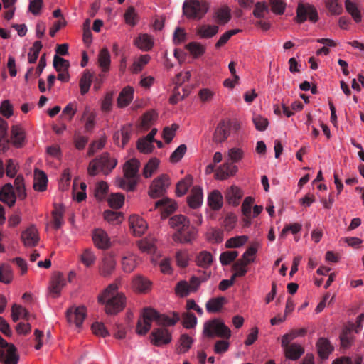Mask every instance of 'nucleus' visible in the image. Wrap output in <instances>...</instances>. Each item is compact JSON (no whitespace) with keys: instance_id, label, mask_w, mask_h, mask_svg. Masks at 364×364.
Masks as SVG:
<instances>
[{"instance_id":"nucleus-1","label":"nucleus","mask_w":364,"mask_h":364,"mask_svg":"<svg viewBox=\"0 0 364 364\" xmlns=\"http://www.w3.org/2000/svg\"><path fill=\"white\" fill-rule=\"evenodd\" d=\"M179 316L173 314L171 317L166 314H159L151 308L144 309L136 324V332L138 335L144 336L150 330L153 321L164 326H173L179 321Z\"/></svg>"},{"instance_id":"nucleus-2","label":"nucleus","mask_w":364,"mask_h":364,"mask_svg":"<svg viewBox=\"0 0 364 364\" xmlns=\"http://www.w3.org/2000/svg\"><path fill=\"white\" fill-rule=\"evenodd\" d=\"M98 300L105 305V310L107 314H116L125 306L124 295L118 291L117 283L109 284L99 296Z\"/></svg>"},{"instance_id":"nucleus-3","label":"nucleus","mask_w":364,"mask_h":364,"mask_svg":"<svg viewBox=\"0 0 364 364\" xmlns=\"http://www.w3.org/2000/svg\"><path fill=\"white\" fill-rule=\"evenodd\" d=\"M168 223L171 228L176 230L172 237L175 242L188 243L196 238V231L190 228V221L185 215H176L169 219Z\"/></svg>"},{"instance_id":"nucleus-4","label":"nucleus","mask_w":364,"mask_h":364,"mask_svg":"<svg viewBox=\"0 0 364 364\" xmlns=\"http://www.w3.org/2000/svg\"><path fill=\"white\" fill-rule=\"evenodd\" d=\"M139 167V161L137 159L127 161L123 167L124 177L116 178V185L125 191H133L137 183Z\"/></svg>"},{"instance_id":"nucleus-5","label":"nucleus","mask_w":364,"mask_h":364,"mask_svg":"<svg viewBox=\"0 0 364 364\" xmlns=\"http://www.w3.org/2000/svg\"><path fill=\"white\" fill-rule=\"evenodd\" d=\"M117 164V160L110 157L108 153L105 152L89 163L87 173L91 176H95L100 172L107 175L116 167Z\"/></svg>"},{"instance_id":"nucleus-6","label":"nucleus","mask_w":364,"mask_h":364,"mask_svg":"<svg viewBox=\"0 0 364 364\" xmlns=\"http://www.w3.org/2000/svg\"><path fill=\"white\" fill-rule=\"evenodd\" d=\"M203 335L208 338L229 339L231 337V331L223 320L214 318L204 323Z\"/></svg>"},{"instance_id":"nucleus-7","label":"nucleus","mask_w":364,"mask_h":364,"mask_svg":"<svg viewBox=\"0 0 364 364\" xmlns=\"http://www.w3.org/2000/svg\"><path fill=\"white\" fill-rule=\"evenodd\" d=\"M209 9L206 2L198 0H185L183 4V14L190 19L202 18Z\"/></svg>"},{"instance_id":"nucleus-8","label":"nucleus","mask_w":364,"mask_h":364,"mask_svg":"<svg viewBox=\"0 0 364 364\" xmlns=\"http://www.w3.org/2000/svg\"><path fill=\"white\" fill-rule=\"evenodd\" d=\"M315 23L318 21V13L316 9L309 4L299 3L296 9V16L295 21L302 23L306 21Z\"/></svg>"},{"instance_id":"nucleus-9","label":"nucleus","mask_w":364,"mask_h":364,"mask_svg":"<svg viewBox=\"0 0 364 364\" xmlns=\"http://www.w3.org/2000/svg\"><path fill=\"white\" fill-rule=\"evenodd\" d=\"M170 185V178L166 174H162L155 178L149 190V195L152 198H156L163 196Z\"/></svg>"},{"instance_id":"nucleus-10","label":"nucleus","mask_w":364,"mask_h":364,"mask_svg":"<svg viewBox=\"0 0 364 364\" xmlns=\"http://www.w3.org/2000/svg\"><path fill=\"white\" fill-rule=\"evenodd\" d=\"M149 339L151 344L161 347L171 342L172 333L166 328H157L151 333Z\"/></svg>"},{"instance_id":"nucleus-11","label":"nucleus","mask_w":364,"mask_h":364,"mask_svg":"<svg viewBox=\"0 0 364 364\" xmlns=\"http://www.w3.org/2000/svg\"><path fill=\"white\" fill-rule=\"evenodd\" d=\"M66 285V279L61 272H55L53 274L49 286L48 292L53 298H57L60 295L61 291Z\"/></svg>"},{"instance_id":"nucleus-12","label":"nucleus","mask_w":364,"mask_h":364,"mask_svg":"<svg viewBox=\"0 0 364 364\" xmlns=\"http://www.w3.org/2000/svg\"><path fill=\"white\" fill-rule=\"evenodd\" d=\"M86 316V310L84 306L70 307L67 311V319L70 325L80 328Z\"/></svg>"},{"instance_id":"nucleus-13","label":"nucleus","mask_w":364,"mask_h":364,"mask_svg":"<svg viewBox=\"0 0 364 364\" xmlns=\"http://www.w3.org/2000/svg\"><path fill=\"white\" fill-rule=\"evenodd\" d=\"M21 240L25 247H32L36 246L40 240L36 227L31 225L24 230L21 233Z\"/></svg>"},{"instance_id":"nucleus-14","label":"nucleus","mask_w":364,"mask_h":364,"mask_svg":"<svg viewBox=\"0 0 364 364\" xmlns=\"http://www.w3.org/2000/svg\"><path fill=\"white\" fill-rule=\"evenodd\" d=\"M11 141L16 148H21L26 143V132L21 124H14L11 128Z\"/></svg>"},{"instance_id":"nucleus-15","label":"nucleus","mask_w":364,"mask_h":364,"mask_svg":"<svg viewBox=\"0 0 364 364\" xmlns=\"http://www.w3.org/2000/svg\"><path fill=\"white\" fill-rule=\"evenodd\" d=\"M116 267V259L112 253L105 255L100 264V274L103 277L110 275Z\"/></svg>"},{"instance_id":"nucleus-16","label":"nucleus","mask_w":364,"mask_h":364,"mask_svg":"<svg viewBox=\"0 0 364 364\" xmlns=\"http://www.w3.org/2000/svg\"><path fill=\"white\" fill-rule=\"evenodd\" d=\"M286 358L291 360L299 359L305 352L304 348L298 343L287 344L282 346Z\"/></svg>"},{"instance_id":"nucleus-17","label":"nucleus","mask_w":364,"mask_h":364,"mask_svg":"<svg viewBox=\"0 0 364 364\" xmlns=\"http://www.w3.org/2000/svg\"><path fill=\"white\" fill-rule=\"evenodd\" d=\"M92 240L95 245L99 249L105 250L111 246L110 238L102 229L99 228L93 231Z\"/></svg>"},{"instance_id":"nucleus-18","label":"nucleus","mask_w":364,"mask_h":364,"mask_svg":"<svg viewBox=\"0 0 364 364\" xmlns=\"http://www.w3.org/2000/svg\"><path fill=\"white\" fill-rule=\"evenodd\" d=\"M160 208L161 217L162 218H165L176 210L177 204L174 200L164 198L156 202L154 208Z\"/></svg>"},{"instance_id":"nucleus-19","label":"nucleus","mask_w":364,"mask_h":364,"mask_svg":"<svg viewBox=\"0 0 364 364\" xmlns=\"http://www.w3.org/2000/svg\"><path fill=\"white\" fill-rule=\"evenodd\" d=\"M16 200L13 186L11 183L5 184L0 190V201L11 207L15 204Z\"/></svg>"},{"instance_id":"nucleus-20","label":"nucleus","mask_w":364,"mask_h":364,"mask_svg":"<svg viewBox=\"0 0 364 364\" xmlns=\"http://www.w3.org/2000/svg\"><path fill=\"white\" fill-rule=\"evenodd\" d=\"M129 221L130 228L136 236H141L147 229L146 222L138 215H132Z\"/></svg>"},{"instance_id":"nucleus-21","label":"nucleus","mask_w":364,"mask_h":364,"mask_svg":"<svg viewBox=\"0 0 364 364\" xmlns=\"http://www.w3.org/2000/svg\"><path fill=\"white\" fill-rule=\"evenodd\" d=\"M242 196V191L240 188L236 186H231L227 188L225 193V196L228 203L233 206H237L239 205Z\"/></svg>"},{"instance_id":"nucleus-22","label":"nucleus","mask_w":364,"mask_h":364,"mask_svg":"<svg viewBox=\"0 0 364 364\" xmlns=\"http://www.w3.org/2000/svg\"><path fill=\"white\" fill-rule=\"evenodd\" d=\"M237 172V167L230 163H225L220 166L215 172V178L225 180L234 176Z\"/></svg>"},{"instance_id":"nucleus-23","label":"nucleus","mask_w":364,"mask_h":364,"mask_svg":"<svg viewBox=\"0 0 364 364\" xmlns=\"http://www.w3.org/2000/svg\"><path fill=\"white\" fill-rule=\"evenodd\" d=\"M203 200V189L198 186L193 187L190 196L188 197V203L192 208H199Z\"/></svg>"},{"instance_id":"nucleus-24","label":"nucleus","mask_w":364,"mask_h":364,"mask_svg":"<svg viewBox=\"0 0 364 364\" xmlns=\"http://www.w3.org/2000/svg\"><path fill=\"white\" fill-rule=\"evenodd\" d=\"M1 356L3 364H18L19 360V355L14 344H9L5 352H1Z\"/></svg>"},{"instance_id":"nucleus-25","label":"nucleus","mask_w":364,"mask_h":364,"mask_svg":"<svg viewBox=\"0 0 364 364\" xmlns=\"http://www.w3.org/2000/svg\"><path fill=\"white\" fill-rule=\"evenodd\" d=\"M154 44V38L146 33L139 35L134 40V45L142 51L150 50Z\"/></svg>"},{"instance_id":"nucleus-26","label":"nucleus","mask_w":364,"mask_h":364,"mask_svg":"<svg viewBox=\"0 0 364 364\" xmlns=\"http://www.w3.org/2000/svg\"><path fill=\"white\" fill-rule=\"evenodd\" d=\"M134 89L131 86H126L122 89L117 98V105L119 107L128 106L134 99Z\"/></svg>"},{"instance_id":"nucleus-27","label":"nucleus","mask_w":364,"mask_h":364,"mask_svg":"<svg viewBox=\"0 0 364 364\" xmlns=\"http://www.w3.org/2000/svg\"><path fill=\"white\" fill-rule=\"evenodd\" d=\"M316 348L319 357L322 359H326L333 352V347L330 341L326 338H320L316 343Z\"/></svg>"},{"instance_id":"nucleus-28","label":"nucleus","mask_w":364,"mask_h":364,"mask_svg":"<svg viewBox=\"0 0 364 364\" xmlns=\"http://www.w3.org/2000/svg\"><path fill=\"white\" fill-rule=\"evenodd\" d=\"M208 205L213 210H220L223 205V197L218 190L211 191L207 198Z\"/></svg>"},{"instance_id":"nucleus-29","label":"nucleus","mask_w":364,"mask_h":364,"mask_svg":"<svg viewBox=\"0 0 364 364\" xmlns=\"http://www.w3.org/2000/svg\"><path fill=\"white\" fill-rule=\"evenodd\" d=\"M138 264L139 259L133 253L127 252L122 257V267L125 272H132Z\"/></svg>"},{"instance_id":"nucleus-30","label":"nucleus","mask_w":364,"mask_h":364,"mask_svg":"<svg viewBox=\"0 0 364 364\" xmlns=\"http://www.w3.org/2000/svg\"><path fill=\"white\" fill-rule=\"evenodd\" d=\"M48 178L46 174L41 170L34 171L33 188L38 191H44L47 188Z\"/></svg>"},{"instance_id":"nucleus-31","label":"nucleus","mask_w":364,"mask_h":364,"mask_svg":"<svg viewBox=\"0 0 364 364\" xmlns=\"http://www.w3.org/2000/svg\"><path fill=\"white\" fill-rule=\"evenodd\" d=\"M230 135V127L225 122H221L217 126L213 134V141L216 143L225 141Z\"/></svg>"},{"instance_id":"nucleus-32","label":"nucleus","mask_w":364,"mask_h":364,"mask_svg":"<svg viewBox=\"0 0 364 364\" xmlns=\"http://www.w3.org/2000/svg\"><path fill=\"white\" fill-rule=\"evenodd\" d=\"M218 32V26L215 25L203 24L196 29V34L200 38H210Z\"/></svg>"},{"instance_id":"nucleus-33","label":"nucleus","mask_w":364,"mask_h":364,"mask_svg":"<svg viewBox=\"0 0 364 364\" xmlns=\"http://www.w3.org/2000/svg\"><path fill=\"white\" fill-rule=\"evenodd\" d=\"M132 133V129L129 125L124 126L120 131L114 134V140L118 146L124 147L129 141Z\"/></svg>"},{"instance_id":"nucleus-34","label":"nucleus","mask_w":364,"mask_h":364,"mask_svg":"<svg viewBox=\"0 0 364 364\" xmlns=\"http://www.w3.org/2000/svg\"><path fill=\"white\" fill-rule=\"evenodd\" d=\"M151 282L148 279H146L141 275L136 276L133 279V282H132L133 288L136 291H139L141 293H145V292L148 291L151 288Z\"/></svg>"},{"instance_id":"nucleus-35","label":"nucleus","mask_w":364,"mask_h":364,"mask_svg":"<svg viewBox=\"0 0 364 364\" xmlns=\"http://www.w3.org/2000/svg\"><path fill=\"white\" fill-rule=\"evenodd\" d=\"M156 242L155 237L149 235L141 240L138 243V246L141 251L151 254L154 252L156 249Z\"/></svg>"},{"instance_id":"nucleus-36","label":"nucleus","mask_w":364,"mask_h":364,"mask_svg":"<svg viewBox=\"0 0 364 364\" xmlns=\"http://www.w3.org/2000/svg\"><path fill=\"white\" fill-rule=\"evenodd\" d=\"M151 60V56L148 54L141 55L136 57L134 60L131 70L134 73H138L141 72L144 68L149 63Z\"/></svg>"},{"instance_id":"nucleus-37","label":"nucleus","mask_w":364,"mask_h":364,"mask_svg":"<svg viewBox=\"0 0 364 364\" xmlns=\"http://www.w3.org/2000/svg\"><path fill=\"white\" fill-rule=\"evenodd\" d=\"M306 330L304 328L290 331L281 337V346H286L287 344L291 343L296 338L304 336Z\"/></svg>"},{"instance_id":"nucleus-38","label":"nucleus","mask_w":364,"mask_h":364,"mask_svg":"<svg viewBox=\"0 0 364 364\" xmlns=\"http://www.w3.org/2000/svg\"><path fill=\"white\" fill-rule=\"evenodd\" d=\"M97 60L102 72H107L109 69L111 63L110 54L107 48H102L100 51Z\"/></svg>"},{"instance_id":"nucleus-39","label":"nucleus","mask_w":364,"mask_h":364,"mask_svg":"<svg viewBox=\"0 0 364 364\" xmlns=\"http://www.w3.org/2000/svg\"><path fill=\"white\" fill-rule=\"evenodd\" d=\"M80 262L86 267H92L96 261V255L90 248L85 249L79 256Z\"/></svg>"},{"instance_id":"nucleus-40","label":"nucleus","mask_w":364,"mask_h":364,"mask_svg":"<svg viewBox=\"0 0 364 364\" xmlns=\"http://www.w3.org/2000/svg\"><path fill=\"white\" fill-rule=\"evenodd\" d=\"M213 261L212 254L208 251L200 252L196 257V262L198 266L203 268H208Z\"/></svg>"},{"instance_id":"nucleus-41","label":"nucleus","mask_w":364,"mask_h":364,"mask_svg":"<svg viewBox=\"0 0 364 364\" xmlns=\"http://www.w3.org/2000/svg\"><path fill=\"white\" fill-rule=\"evenodd\" d=\"M225 302V298L217 297L209 299L206 304V310L209 313H216L220 311Z\"/></svg>"},{"instance_id":"nucleus-42","label":"nucleus","mask_w":364,"mask_h":364,"mask_svg":"<svg viewBox=\"0 0 364 364\" xmlns=\"http://www.w3.org/2000/svg\"><path fill=\"white\" fill-rule=\"evenodd\" d=\"M193 183V178L191 176L188 175L184 178L178 182L176 189V193L178 196L185 195L188 189Z\"/></svg>"},{"instance_id":"nucleus-43","label":"nucleus","mask_w":364,"mask_h":364,"mask_svg":"<svg viewBox=\"0 0 364 364\" xmlns=\"http://www.w3.org/2000/svg\"><path fill=\"white\" fill-rule=\"evenodd\" d=\"M11 317L14 321H17L20 318L28 320L30 314L28 311L22 306L14 304L11 308Z\"/></svg>"},{"instance_id":"nucleus-44","label":"nucleus","mask_w":364,"mask_h":364,"mask_svg":"<svg viewBox=\"0 0 364 364\" xmlns=\"http://www.w3.org/2000/svg\"><path fill=\"white\" fill-rule=\"evenodd\" d=\"M194 342L193 338L187 335L182 334L178 341V351L180 353H185L189 350Z\"/></svg>"},{"instance_id":"nucleus-45","label":"nucleus","mask_w":364,"mask_h":364,"mask_svg":"<svg viewBox=\"0 0 364 364\" xmlns=\"http://www.w3.org/2000/svg\"><path fill=\"white\" fill-rule=\"evenodd\" d=\"M186 48L191 55L196 58L203 55L205 51V47L198 42H191L186 46Z\"/></svg>"},{"instance_id":"nucleus-46","label":"nucleus","mask_w":364,"mask_h":364,"mask_svg":"<svg viewBox=\"0 0 364 364\" xmlns=\"http://www.w3.org/2000/svg\"><path fill=\"white\" fill-rule=\"evenodd\" d=\"M247 235H238L230 237L225 242V247L227 248H239L243 246L248 241Z\"/></svg>"},{"instance_id":"nucleus-47","label":"nucleus","mask_w":364,"mask_h":364,"mask_svg":"<svg viewBox=\"0 0 364 364\" xmlns=\"http://www.w3.org/2000/svg\"><path fill=\"white\" fill-rule=\"evenodd\" d=\"M13 271L11 267L7 264H3L0 267V282L9 284L13 280Z\"/></svg>"},{"instance_id":"nucleus-48","label":"nucleus","mask_w":364,"mask_h":364,"mask_svg":"<svg viewBox=\"0 0 364 364\" xmlns=\"http://www.w3.org/2000/svg\"><path fill=\"white\" fill-rule=\"evenodd\" d=\"M159 165V159H157L156 158L151 159L144 168V176L146 178L151 177L152 175L157 171Z\"/></svg>"},{"instance_id":"nucleus-49","label":"nucleus","mask_w":364,"mask_h":364,"mask_svg":"<svg viewBox=\"0 0 364 364\" xmlns=\"http://www.w3.org/2000/svg\"><path fill=\"white\" fill-rule=\"evenodd\" d=\"M223 231L219 228H210L206 233L208 240L213 243L221 242L223 240Z\"/></svg>"},{"instance_id":"nucleus-50","label":"nucleus","mask_w":364,"mask_h":364,"mask_svg":"<svg viewBox=\"0 0 364 364\" xmlns=\"http://www.w3.org/2000/svg\"><path fill=\"white\" fill-rule=\"evenodd\" d=\"M92 80V74L89 71L85 72L80 80V93L82 95H85L89 91Z\"/></svg>"},{"instance_id":"nucleus-51","label":"nucleus","mask_w":364,"mask_h":364,"mask_svg":"<svg viewBox=\"0 0 364 364\" xmlns=\"http://www.w3.org/2000/svg\"><path fill=\"white\" fill-rule=\"evenodd\" d=\"M17 196L19 199L23 200L26 197V193L24 185V179L22 176H18L14 183V186Z\"/></svg>"},{"instance_id":"nucleus-52","label":"nucleus","mask_w":364,"mask_h":364,"mask_svg":"<svg viewBox=\"0 0 364 364\" xmlns=\"http://www.w3.org/2000/svg\"><path fill=\"white\" fill-rule=\"evenodd\" d=\"M345 7L348 13H349L352 16L355 22L361 21L362 17L360 15V12L358 10L355 3L350 0H346Z\"/></svg>"},{"instance_id":"nucleus-53","label":"nucleus","mask_w":364,"mask_h":364,"mask_svg":"<svg viewBox=\"0 0 364 364\" xmlns=\"http://www.w3.org/2000/svg\"><path fill=\"white\" fill-rule=\"evenodd\" d=\"M244 155L245 151L241 147H232L228 151V159L234 163L241 161Z\"/></svg>"},{"instance_id":"nucleus-54","label":"nucleus","mask_w":364,"mask_h":364,"mask_svg":"<svg viewBox=\"0 0 364 364\" xmlns=\"http://www.w3.org/2000/svg\"><path fill=\"white\" fill-rule=\"evenodd\" d=\"M124 21L127 24L134 26L136 25L139 21L138 15L135 11V9L130 6L127 9L124 15Z\"/></svg>"},{"instance_id":"nucleus-55","label":"nucleus","mask_w":364,"mask_h":364,"mask_svg":"<svg viewBox=\"0 0 364 364\" xmlns=\"http://www.w3.org/2000/svg\"><path fill=\"white\" fill-rule=\"evenodd\" d=\"M42 47L41 41H37L34 42L28 54V60L30 63H34L36 61Z\"/></svg>"},{"instance_id":"nucleus-56","label":"nucleus","mask_w":364,"mask_h":364,"mask_svg":"<svg viewBox=\"0 0 364 364\" xmlns=\"http://www.w3.org/2000/svg\"><path fill=\"white\" fill-rule=\"evenodd\" d=\"M230 10L225 6L219 9L215 13V18L220 24L227 23L230 19Z\"/></svg>"},{"instance_id":"nucleus-57","label":"nucleus","mask_w":364,"mask_h":364,"mask_svg":"<svg viewBox=\"0 0 364 364\" xmlns=\"http://www.w3.org/2000/svg\"><path fill=\"white\" fill-rule=\"evenodd\" d=\"M108 203L111 208L119 209L124 203V197L121 193H112L108 198Z\"/></svg>"},{"instance_id":"nucleus-58","label":"nucleus","mask_w":364,"mask_h":364,"mask_svg":"<svg viewBox=\"0 0 364 364\" xmlns=\"http://www.w3.org/2000/svg\"><path fill=\"white\" fill-rule=\"evenodd\" d=\"M215 95V91L213 88L204 87L199 90L198 97L202 102H210Z\"/></svg>"},{"instance_id":"nucleus-59","label":"nucleus","mask_w":364,"mask_h":364,"mask_svg":"<svg viewBox=\"0 0 364 364\" xmlns=\"http://www.w3.org/2000/svg\"><path fill=\"white\" fill-rule=\"evenodd\" d=\"M137 149L141 153L149 154L154 150V146L152 141H149V139L142 138L138 140Z\"/></svg>"},{"instance_id":"nucleus-60","label":"nucleus","mask_w":364,"mask_h":364,"mask_svg":"<svg viewBox=\"0 0 364 364\" xmlns=\"http://www.w3.org/2000/svg\"><path fill=\"white\" fill-rule=\"evenodd\" d=\"M178 126L176 124H173L170 127H164L163 130V139L166 143H170L176 135V130Z\"/></svg>"},{"instance_id":"nucleus-61","label":"nucleus","mask_w":364,"mask_h":364,"mask_svg":"<svg viewBox=\"0 0 364 364\" xmlns=\"http://www.w3.org/2000/svg\"><path fill=\"white\" fill-rule=\"evenodd\" d=\"M237 256V251H226L220 254L219 259L222 265H228L234 261Z\"/></svg>"},{"instance_id":"nucleus-62","label":"nucleus","mask_w":364,"mask_h":364,"mask_svg":"<svg viewBox=\"0 0 364 364\" xmlns=\"http://www.w3.org/2000/svg\"><path fill=\"white\" fill-rule=\"evenodd\" d=\"M108 191V185L105 181H100L95 188V196L100 200H103Z\"/></svg>"},{"instance_id":"nucleus-63","label":"nucleus","mask_w":364,"mask_h":364,"mask_svg":"<svg viewBox=\"0 0 364 364\" xmlns=\"http://www.w3.org/2000/svg\"><path fill=\"white\" fill-rule=\"evenodd\" d=\"M247 264L242 261L240 259H238L233 265V270L235 272L232 276L235 278L237 277L244 276L247 272Z\"/></svg>"},{"instance_id":"nucleus-64","label":"nucleus","mask_w":364,"mask_h":364,"mask_svg":"<svg viewBox=\"0 0 364 364\" xmlns=\"http://www.w3.org/2000/svg\"><path fill=\"white\" fill-rule=\"evenodd\" d=\"M257 252V249L256 247L250 246L242 254V258L240 259L246 264H250L255 261Z\"/></svg>"}]
</instances>
